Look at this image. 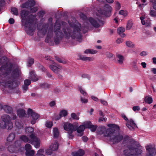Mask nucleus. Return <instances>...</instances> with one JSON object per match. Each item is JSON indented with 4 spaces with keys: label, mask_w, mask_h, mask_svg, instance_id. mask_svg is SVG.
<instances>
[{
    "label": "nucleus",
    "mask_w": 156,
    "mask_h": 156,
    "mask_svg": "<svg viewBox=\"0 0 156 156\" xmlns=\"http://www.w3.org/2000/svg\"><path fill=\"white\" fill-rule=\"evenodd\" d=\"M12 66L13 65L10 63L8 65H3L0 67V76H4L2 78L1 84L5 87L11 90L17 87L20 84L18 81H13L8 75Z\"/></svg>",
    "instance_id": "1"
},
{
    "label": "nucleus",
    "mask_w": 156,
    "mask_h": 156,
    "mask_svg": "<svg viewBox=\"0 0 156 156\" xmlns=\"http://www.w3.org/2000/svg\"><path fill=\"white\" fill-rule=\"evenodd\" d=\"M109 128L107 129L106 131L105 136L113 137L111 140L113 143H117L122 140L123 137L119 134V126L115 124H109L107 125Z\"/></svg>",
    "instance_id": "2"
},
{
    "label": "nucleus",
    "mask_w": 156,
    "mask_h": 156,
    "mask_svg": "<svg viewBox=\"0 0 156 156\" xmlns=\"http://www.w3.org/2000/svg\"><path fill=\"white\" fill-rule=\"evenodd\" d=\"M73 32L71 35V30L69 28H63L62 29L64 33L65 37L67 39L69 38L70 36L73 39L76 38L77 41L81 42L82 40V35L81 30L79 27L76 24H73Z\"/></svg>",
    "instance_id": "3"
},
{
    "label": "nucleus",
    "mask_w": 156,
    "mask_h": 156,
    "mask_svg": "<svg viewBox=\"0 0 156 156\" xmlns=\"http://www.w3.org/2000/svg\"><path fill=\"white\" fill-rule=\"evenodd\" d=\"M29 13L28 11L24 10H22L20 15L23 20L22 21V23L25 28H28L29 30L32 32L34 29V22L36 16L34 15L31 14L28 16L26 19Z\"/></svg>",
    "instance_id": "4"
},
{
    "label": "nucleus",
    "mask_w": 156,
    "mask_h": 156,
    "mask_svg": "<svg viewBox=\"0 0 156 156\" xmlns=\"http://www.w3.org/2000/svg\"><path fill=\"white\" fill-rule=\"evenodd\" d=\"M20 139L25 143H28L34 145L36 148H38L40 147L39 141L34 134L30 135L28 136L24 135H21Z\"/></svg>",
    "instance_id": "5"
},
{
    "label": "nucleus",
    "mask_w": 156,
    "mask_h": 156,
    "mask_svg": "<svg viewBox=\"0 0 156 156\" xmlns=\"http://www.w3.org/2000/svg\"><path fill=\"white\" fill-rule=\"evenodd\" d=\"M61 25L59 22L56 21L54 25L53 31L55 35L54 37V40L56 45L58 44L60 41L63 37L64 34L61 30Z\"/></svg>",
    "instance_id": "6"
},
{
    "label": "nucleus",
    "mask_w": 156,
    "mask_h": 156,
    "mask_svg": "<svg viewBox=\"0 0 156 156\" xmlns=\"http://www.w3.org/2000/svg\"><path fill=\"white\" fill-rule=\"evenodd\" d=\"M1 119L4 124L0 127L3 129H7L9 130L12 129L13 124L11 122V118L9 115L4 114L1 116Z\"/></svg>",
    "instance_id": "7"
},
{
    "label": "nucleus",
    "mask_w": 156,
    "mask_h": 156,
    "mask_svg": "<svg viewBox=\"0 0 156 156\" xmlns=\"http://www.w3.org/2000/svg\"><path fill=\"white\" fill-rule=\"evenodd\" d=\"M22 148L21 142L19 140L16 141L14 145H10L8 147V149L9 152L15 153H18Z\"/></svg>",
    "instance_id": "8"
},
{
    "label": "nucleus",
    "mask_w": 156,
    "mask_h": 156,
    "mask_svg": "<svg viewBox=\"0 0 156 156\" xmlns=\"http://www.w3.org/2000/svg\"><path fill=\"white\" fill-rule=\"evenodd\" d=\"M112 8L108 4H105L104 7V10H100L98 12L102 15L106 17H109L111 15Z\"/></svg>",
    "instance_id": "9"
},
{
    "label": "nucleus",
    "mask_w": 156,
    "mask_h": 156,
    "mask_svg": "<svg viewBox=\"0 0 156 156\" xmlns=\"http://www.w3.org/2000/svg\"><path fill=\"white\" fill-rule=\"evenodd\" d=\"M146 149L147 151L146 156H156V149L152 146H147Z\"/></svg>",
    "instance_id": "10"
},
{
    "label": "nucleus",
    "mask_w": 156,
    "mask_h": 156,
    "mask_svg": "<svg viewBox=\"0 0 156 156\" xmlns=\"http://www.w3.org/2000/svg\"><path fill=\"white\" fill-rule=\"evenodd\" d=\"M63 127L64 129L68 131H76L77 128L75 125L69 122H64Z\"/></svg>",
    "instance_id": "11"
},
{
    "label": "nucleus",
    "mask_w": 156,
    "mask_h": 156,
    "mask_svg": "<svg viewBox=\"0 0 156 156\" xmlns=\"http://www.w3.org/2000/svg\"><path fill=\"white\" fill-rule=\"evenodd\" d=\"M35 4V2L34 0H29L25 3L23 4L22 7L30 9L34 7Z\"/></svg>",
    "instance_id": "12"
},
{
    "label": "nucleus",
    "mask_w": 156,
    "mask_h": 156,
    "mask_svg": "<svg viewBox=\"0 0 156 156\" xmlns=\"http://www.w3.org/2000/svg\"><path fill=\"white\" fill-rule=\"evenodd\" d=\"M29 78L33 81H37L38 80L37 76L34 70H31L29 73Z\"/></svg>",
    "instance_id": "13"
},
{
    "label": "nucleus",
    "mask_w": 156,
    "mask_h": 156,
    "mask_svg": "<svg viewBox=\"0 0 156 156\" xmlns=\"http://www.w3.org/2000/svg\"><path fill=\"white\" fill-rule=\"evenodd\" d=\"M20 72V70L18 69H15L12 72L11 77L12 79H11L13 80V81H15L14 79L17 78L19 76Z\"/></svg>",
    "instance_id": "14"
},
{
    "label": "nucleus",
    "mask_w": 156,
    "mask_h": 156,
    "mask_svg": "<svg viewBox=\"0 0 156 156\" xmlns=\"http://www.w3.org/2000/svg\"><path fill=\"white\" fill-rule=\"evenodd\" d=\"M107 130L105 127L100 126L98 128L97 131L98 134L99 135H101L105 133V136H106V131Z\"/></svg>",
    "instance_id": "15"
},
{
    "label": "nucleus",
    "mask_w": 156,
    "mask_h": 156,
    "mask_svg": "<svg viewBox=\"0 0 156 156\" xmlns=\"http://www.w3.org/2000/svg\"><path fill=\"white\" fill-rule=\"evenodd\" d=\"M88 20L89 22L94 27L98 28L100 27V25L98 22L93 18L90 17Z\"/></svg>",
    "instance_id": "16"
},
{
    "label": "nucleus",
    "mask_w": 156,
    "mask_h": 156,
    "mask_svg": "<svg viewBox=\"0 0 156 156\" xmlns=\"http://www.w3.org/2000/svg\"><path fill=\"white\" fill-rule=\"evenodd\" d=\"M31 116L32 119L31 121V123L32 124H34L36 122V120L39 118L40 115L34 112L32 113Z\"/></svg>",
    "instance_id": "17"
},
{
    "label": "nucleus",
    "mask_w": 156,
    "mask_h": 156,
    "mask_svg": "<svg viewBox=\"0 0 156 156\" xmlns=\"http://www.w3.org/2000/svg\"><path fill=\"white\" fill-rule=\"evenodd\" d=\"M17 113L20 117H24L26 115L25 111L22 108H20L17 110Z\"/></svg>",
    "instance_id": "18"
},
{
    "label": "nucleus",
    "mask_w": 156,
    "mask_h": 156,
    "mask_svg": "<svg viewBox=\"0 0 156 156\" xmlns=\"http://www.w3.org/2000/svg\"><path fill=\"white\" fill-rule=\"evenodd\" d=\"M125 31V29L122 27H121L118 28L117 33L120 35L122 37H124L125 36V34L123 33Z\"/></svg>",
    "instance_id": "19"
},
{
    "label": "nucleus",
    "mask_w": 156,
    "mask_h": 156,
    "mask_svg": "<svg viewBox=\"0 0 156 156\" xmlns=\"http://www.w3.org/2000/svg\"><path fill=\"white\" fill-rule=\"evenodd\" d=\"M58 144L57 141H55L54 144H52L50 146V148L52 151H54L58 149Z\"/></svg>",
    "instance_id": "20"
},
{
    "label": "nucleus",
    "mask_w": 156,
    "mask_h": 156,
    "mask_svg": "<svg viewBox=\"0 0 156 156\" xmlns=\"http://www.w3.org/2000/svg\"><path fill=\"white\" fill-rule=\"evenodd\" d=\"M85 154L84 151L83 149H79L77 152L73 153V156H83Z\"/></svg>",
    "instance_id": "21"
},
{
    "label": "nucleus",
    "mask_w": 156,
    "mask_h": 156,
    "mask_svg": "<svg viewBox=\"0 0 156 156\" xmlns=\"http://www.w3.org/2000/svg\"><path fill=\"white\" fill-rule=\"evenodd\" d=\"M53 34V32L52 30L49 31L48 30L47 36L45 40V42L46 43H49L51 38L52 37V35Z\"/></svg>",
    "instance_id": "22"
},
{
    "label": "nucleus",
    "mask_w": 156,
    "mask_h": 156,
    "mask_svg": "<svg viewBox=\"0 0 156 156\" xmlns=\"http://www.w3.org/2000/svg\"><path fill=\"white\" fill-rule=\"evenodd\" d=\"M49 67L52 71L56 73H58L61 70L60 69L53 65H50Z\"/></svg>",
    "instance_id": "23"
},
{
    "label": "nucleus",
    "mask_w": 156,
    "mask_h": 156,
    "mask_svg": "<svg viewBox=\"0 0 156 156\" xmlns=\"http://www.w3.org/2000/svg\"><path fill=\"white\" fill-rule=\"evenodd\" d=\"M15 124L16 126L19 129H21L23 127V124L20 120L16 119Z\"/></svg>",
    "instance_id": "24"
},
{
    "label": "nucleus",
    "mask_w": 156,
    "mask_h": 156,
    "mask_svg": "<svg viewBox=\"0 0 156 156\" xmlns=\"http://www.w3.org/2000/svg\"><path fill=\"white\" fill-rule=\"evenodd\" d=\"M15 133H11L9 135L7 138V141L9 142H12L15 139Z\"/></svg>",
    "instance_id": "25"
},
{
    "label": "nucleus",
    "mask_w": 156,
    "mask_h": 156,
    "mask_svg": "<svg viewBox=\"0 0 156 156\" xmlns=\"http://www.w3.org/2000/svg\"><path fill=\"white\" fill-rule=\"evenodd\" d=\"M76 126V130L77 131V132L79 133H80L82 131H83L85 129V126L84 125H81L78 127L77 125H75Z\"/></svg>",
    "instance_id": "26"
},
{
    "label": "nucleus",
    "mask_w": 156,
    "mask_h": 156,
    "mask_svg": "<svg viewBox=\"0 0 156 156\" xmlns=\"http://www.w3.org/2000/svg\"><path fill=\"white\" fill-rule=\"evenodd\" d=\"M48 26V24H45L42 25L41 31L43 34L44 35L46 33Z\"/></svg>",
    "instance_id": "27"
},
{
    "label": "nucleus",
    "mask_w": 156,
    "mask_h": 156,
    "mask_svg": "<svg viewBox=\"0 0 156 156\" xmlns=\"http://www.w3.org/2000/svg\"><path fill=\"white\" fill-rule=\"evenodd\" d=\"M4 109L7 113H10L12 112V108L8 105L5 106L4 107Z\"/></svg>",
    "instance_id": "28"
},
{
    "label": "nucleus",
    "mask_w": 156,
    "mask_h": 156,
    "mask_svg": "<svg viewBox=\"0 0 156 156\" xmlns=\"http://www.w3.org/2000/svg\"><path fill=\"white\" fill-rule=\"evenodd\" d=\"M50 85L46 83H41L40 85V88L41 89H43L44 90L49 88L50 87Z\"/></svg>",
    "instance_id": "29"
},
{
    "label": "nucleus",
    "mask_w": 156,
    "mask_h": 156,
    "mask_svg": "<svg viewBox=\"0 0 156 156\" xmlns=\"http://www.w3.org/2000/svg\"><path fill=\"white\" fill-rule=\"evenodd\" d=\"M59 135V131L57 128L53 129V136L54 138H57Z\"/></svg>",
    "instance_id": "30"
},
{
    "label": "nucleus",
    "mask_w": 156,
    "mask_h": 156,
    "mask_svg": "<svg viewBox=\"0 0 156 156\" xmlns=\"http://www.w3.org/2000/svg\"><path fill=\"white\" fill-rule=\"evenodd\" d=\"M144 101L147 104H150L152 102L153 99L151 97H149L147 96L145 98Z\"/></svg>",
    "instance_id": "31"
},
{
    "label": "nucleus",
    "mask_w": 156,
    "mask_h": 156,
    "mask_svg": "<svg viewBox=\"0 0 156 156\" xmlns=\"http://www.w3.org/2000/svg\"><path fill=\"white\" fill-rule=\"evenodd\" d=\"M117 57L119 58L118 60V62L120 64H122L123 63L124 57L121 55L119 54L116 56Z\"/></svg>",
    "instance_id": "32"
},
{
    "label": "nucleus",
    "mask_w": 156,
    "mask_h": 156,
    "mask_svg": "<svg viewBox=\"0 0 156 156\" xmlns=\"http://www.w3.org/2000/svg\"><path fill=\"white\" fill-rule=\"evenodd\" d=\"M34 131V128L30 127H28L25 129V131L27 133H30L31 134H34L33 133Z\"/></svg>",
    "instance_id": "33"
},
{
    "label": "nucleus",
    "mask_w": 156,
    "mask_h": 156,
    "mask_svg": "<svg viewBox=\"0 0 156 156\" xmlns=\"http://www.w3.org/2000/svg\"><path fill=\"white\" fill-rule=\"evenodd\" d=\"M55 58L56 60L59 63H62L63 64H65L66 63V61L63 58H59L57 56H55Z\"/></svg>",
    "instance_id": "34"
},
{
    "label": "nucleus",
    "mask_w": 156,
    "mask_h": 156,
    "mask_svg": "<svg viewBox=\"0 0 156 156\" xmlns=\"http://www.w3.org/2000/svg\"><path fill=\"white\" fill-rule=\"evenodd\" d=\"M123 153L125 156H129L133 155V153L131 151H130L128 149H126L124 150Z\"/></svg>",
    "instance_id": "35"
},
{
    "label": "nucleus",
    "mask_w": 156,
    "mask_h": 156,
    "mask_svg": "<svg viewBox=\"0 0 156 156\" xmlns=\"http://www.w3.org/2000/svg\"><path fill=\"white\" fill-rule=\"evenodd\" d=\"M80 59L83 61H91L92 60L91 58L90 57H86L85 56L83 55L80 56Z\"/></svg>",
    "instance_id": "36"
},
{
    "label": "nucleus",
    "mask_w": 156,
    "mask_h": 156,
    "mask_svg": "<svg viewBox=\"0 0 156 156\" xmlns=\"http://www.w3.org/2000/svg\"><path fill=\"white\" fill-rule=\"evenodd\" d=\"M133 23L132 21L129 20L127 23L126 26V30H129L130 29L132 26Z\"/></svg>",
    "instance_id": "37"
},
{
    "label": "nucleus",
    "mask_w": 156,
    "mask_h": 156,
    "mask_svg": "<svg viewBox=\"0 0 156 156\" xmlns=\"http://www.w3.org/2000/svg\"><path fill=\"white\" fill-rule=\"evenodd\" d=\"M34 154V150H31L26 151L25 154L26 156H33Z\"/></svg>",
    "instance_id": "38"
},
{
    "label": "nucleus",
    "mask_w": 156,
    "mask_h": 156,
    "mask_svg": "<svg viewBox=\"0 0 156 156\" xmlns=\"http://www.w3.org/2000/svg\"><path fill=\"white\" fill-rule=\"evenodd\" d=\"M44 151V150L40 149L37 152V153L34 156H45L43 154Z\"/></svg>",
    "instance_id": "39"
},
{
    "label": "nucleus",
    "mask_w": 156,
    "mask_h": 156,
    "mask_svg": "<svg viewBox=\"0 0 156 156\" xmlns=\"http://www.w3.org/2000/svg\"><path fill=\"white\" fill-rule=\"evenodd\" d=\"M59 113L61 117L66 116L68 114L67 111L65 110H62Z\"/></svg>",
    "instance_id": "40"
},
{
    "label": "nucleus",
    "mask_w": 156,
    "mask_h": 156,
    "mask_svg": "<svg viewBox=\"0 0 156 156\" xmlns=\"http://www.w3.org/2000/svg\"><path fill=\"white\" fill-rule=\"evenodd\" d=\"M27 63L29 66H31L34 62V58H29L28 59Z\"/></svg>",
    "instance_id": "41"
},
{
    "label": "nucleus",
    "mask_w": 156,
    "mask_h": 156,
    "mask_svg": "<svg viewBox=\"0 0 156 156\" xmlns=\"http://www.w3.org/2000/svg\"><path fill=\"white\" fill-rule=\"evenodd\" d=\"M11 11L12 13L13 14L17 16L18 14V9L16 8H11Z\"/></svg>",
    "instance_id": "42"
},
{
    "label": "nucleus",
    "mask_w": 156,
    "mask_h": 156,
    "mask_svg": "<svg viewBox=\"0 0 156 156\" xmlns=\"http://www.w3.org/2000/svg\"><path fill=\"white\" fill-rule=\"evenodd\" d=\"M142 153V151L139 149L136 148L134 152L133 153V155H138L141 154Z\"/></svg>",
    "instance_id": "43"
},
{
    "label": "nucleus",
    "mask_w": 156,
    "mask_h": 156,
    "mask_svg": "<svg viewBox=\"0 0 156 156\" xmlns=\"http://www.w3.org/2000/svg\"><path fill=\"white\" fill-rule=\"evenodd\" d=\"M71 116L73 119L78 120L80 118L78 116L76 113H71Z\"/></svg>",
    "instance_id": "44"
},
{
    "label": "nucleus",
    "mask_w": 156,
    "mask_h": 156,
    "mask_svg": "<svg viewBox=\"0 0 156 156\" xmlns=\"http://www.w3.org/2000/svg\"><path fill=\"white\" fill-rule=\"evenodd\" d=\"M119 14L122 15L124 16H126L128 15V12L125 10H121L119 11Z\"/></svg>",
    "instance_id": "45"
},
{
    "label": "nucleus",
    "mask_w": 156,
    "mask_h": 156,
    "mask_svg": "<svg viewBox=\"0 0 156 156\" xmlns=\"http://www.w3.org/2000/svg\"><path fill=\"white\" fill-rule=\"evenodd\" d=\"M25 148L26 151L31 150V146L30 144H27L25 145Z\"/></svg>",
    "instance_id": "46"
},
{
    "label": "nucleus",
    "mask_w": 156,
    "mask_h": 156,
    "mask_svg": "<svg viewBox=\"0 0 156 156\" xmlns=\"http://www.w3.org/2000/svg\"><path fill=\"white\" fill-rule=\"evenodd\" d=\"M79 90L80 93L83 96H85L87 94L86 92L83 90L81 87H79Z\"/></svg>",
    "instance_id": "47"
},
{
    "label": "nucleus",
    "mask_w": 156,
    "mask_h": 156,
    "mask_svg": "<svg viewBox=\"0 0 156 156\" xmlns=\"http://www.w3.org/2000/svg\"><path fill=\"white\" fill-rule=\"evenodd\" d=\"M129 121V124L133 126L135 128H137L136 125L134 122L133 119H130Z\"/></svg>",
    "instance_id": "48"
},
{
    "label": "nucleus",
    "mask_w": 156,
    "mask_h": 156,
    "mask_svg": "<svg viewBox=\"0 0 156 156\" xmlns=\"http://www.w3.org/2000/svg\"><path fill=\"white\" fill-rule=\"evenodd\" d=\"M126 45L128 47H133L134 45L133 43L130 41H127L126 42Z\"/></svg>",
    "instance_id": "49"
},
{
    "label": "nucleus",
    "mask_w": 156,
    "mask_h": 156,
    "mask_svg": "<svg viewBox=\"0 0 156 156\" xmlns=\"http://www.w3.org/2000/svg\"><path fill=\"white\" fill-rule=\"evenodd\" d=\"M45 13V12L43 10H41L38 12L37 15L40 17H42L43 16Z\"/></svg>",
    "instance_id": "50"
},
{
    "label": "nucleus",
    "mask_w": 156,
    "mask_h": 156,
    "mask_svg": "<svg viewBox=\"0 0 156 156\" xmlns=\"http://www.w3.org/2000/svg\"><path fill=\"white\" fill-rule=\"evenodd\" d=\"M121 8V5L118 2H115V9L116 10L118 11Z\"/></svg>",
    "instance_id": "51"
},
{
    "label": "nucleus",
    "mask_w": 156,
    "mask_h": 156,
    "mask_svg": "<svg viewBox=\"0 0 156 156\" xmlns=\"http://www.w3.org/2000/svg\"><path fill=\"white\" fill-rule=\"evenodd\" d=\"M128 149L130 151H131L132 153L134 152L135 151L136 148L135 147L133 146L132 145H130L128 147Z\"/></svg>",
    "instance_id": "52"
},
{
    "label": "nucleus",
    "mask_w": 156,
    "mask_h": 156,
    "mask_svg": "<svg viewBox=\"0 0 156 156\" xmlns=\"http://www.w3.org/2000/svg\"><path fill=\"white\" fill-rule=\"evenodd\" d=\"M45 125L47 127L50 128L52 126L53 124L52 122L50 121H47L46 122Z\"/></svg>",
    "instance_id": "53"
},
{
    "label": "nucleus",
    "mask_w": 156,
    "mask_h": 156,
    "mask_svg": "<svg viewBox=\"0 0 156 156\" xmlns=\"http://www.w3.org/2000/svg\"><path fill=\"white\" fill-rule=\"evenodd\" d=\"M97 126L96 125H92L91 126L89 129H90L91 131L92 132H94L96 130Z\"/></svg>",
    "instance_id": "54"
},
{
    "label": "nucleus",
    "mask_w": 156,
    "mask_h": 156,
    "mask_svg": "<svg viewBox=\"0 0 156 156\" xmlns=\"http://www.w3.org/2000/svg\"><path fill=\"white\" fill-rule=\"evenodd\" d=\"M6 62L5 58L2 57L0 59V66L5 64Z\"/></svg>",
    "instance_id": "55"
},
{
    "label": "nucleus",
    "mask_w": 156,
    "mask_h": 156,
    "mask_svg": "<svg viewBox=\"0 0 156 156\" xmlns=\"http://www.w3.org/2000/svg\"><path fill=\"white\" fill-rule=\"evenodd\" d=\"M24 85L28 86L30 84L31 82L29 79H26L24 81Z\"/></svg>",
    "instance_id": "56"
},
{
    "label": "nucleus",
    "mask_w": 156,
    "mask_h": 156,
    "mask_svg": "<svg viewBox=\"0 0 156 156\" xmlns=\"http://www.w3.org/2000/svg\"><path fill=\"white\" fill-rule=\"evenodd\" d=\"M151 16H156V11L154 10H152L150 11V12Z\"/></svg>",
    "instance_id": "57"
},
{
    "label": "nucleus",
    "mask_w": 156,
    "mask_h": 156,
    "mask_svg": "<svg viewBox=\"0 0 156 156\" xmlns=\"http://www.w3.org/2000/svg\"><path fill=\"white\" fill-rule=\"evenodd\" d=\"M73 131H68L69 138V139H72L73 137L74 136L72 134Z\"/></svg>",
    "instance_id": "58"
},
{
    "label": "nucleus",
    "mask_w": 156,
    "mask_h": 156,
    "mask_svg": "<svg viewBox=\"0 0 156 156\" xmlns=\"http://www.w3.org/2000/svg\"><path fill=\"white\" fill-rule=\"evenodd\" d=\"M52 150L51 149H47L46 150V153L48 155H51L52 153Z\"/></svg>",
    "instance_id": "59"
},
{
    "label": "nucleus",
    "mask_w": 156,
    "mask_h": 156,
    "mask_svg": "<svg viewBox=\"0 0 156 156\" xmlns=\"http://www.w3.org/2000/svg\"><path fill=\"white\" fill-rule=\"evenodd\" d=\"M93 125L91 124V122L90 121L87 122L85 124V126L86 128H89L91 126Z\"/></svg>",
    "instance_id": "60"
},
{
    "label": "nucleus",
    "mask_w": 156,
    "mask_h": 156,
    "mask_svg": "<svg viewBox=\"0 0 156 156\" xmlns=\"http://www.w3.org/2000/svg\"><path fill=\"white\" fill-rule=\"evenodd\" d=\"M126 126L130 130H133L135 128L133 126L130 124L129 123H127L126 125Z\"/></svg>",
    "instance_id": "61"
},
{
    "label": "nucleus",
    "mask_w": 156,
    "mask_h": 156,
    "mask_svg": "<svg viewBox=\"0 0 156 156\" xmlns=\"http://www.w3.org/2000/svg\"><path fill=\"white\" fill-rule=\"evenodd\" d=\"M132 109L134 112L139 111L140 109V108L139 106H134L133 107Z\"/></svg>",
    "instance_id": "62"
},
{
    "label": "nucleus",
    "mask_w": 156,
    "mask_h": 156,
    "mask_svg": "<svg viewBox=\"0 0 156 156\" xmlns=\"http://www.w3.org/2000/svg\"><path fill=\"white\" fill-rule=\"evenodd\" d=\"M38 9V7H35L31 9V11L32 13H35L37 11Z\"/></svg>",
    "instance_id": "63"
},
{
    "label": "nucleus",
    "mask_w": 156,
    "mask_h": 156,
    "mask_svg": "<svg viewBox=\"0 0 156 156\" xmlns=\"http://www.w3.org/2000/svg\"><path fill=\"white\" fill-rule=\"evenodd\" d=\"M106 56L107 58H111L113 56V54L109 52H107L106 53Z\"/></svg>",
    "instance_id": "64"
}]
</instances>
